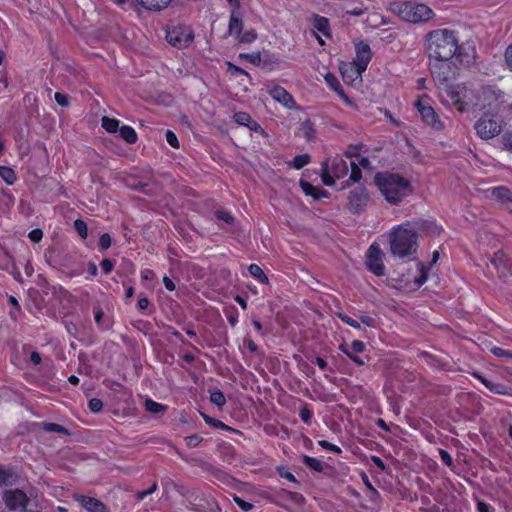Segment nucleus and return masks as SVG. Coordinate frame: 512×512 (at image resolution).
<instances>
[{"label":"nucleus","mask_w":512,"mask_h":512,"mask_svg":"<svg viewBox=\"0 0 512 512\" xmlns=\"http://www.w3.org/2000/svg\"><path fill=\"white\" fill-rule=\"evenodd\" d=\"M383 253L377 244H372L367 252L366 265L377 276L384 274Z\"/></svg>","instance_id":"9b49d317"},{"label":"nucleus","mask_w":512,"mask_h":512,"mask_svg":"<svg viewBox=\"0 0 512 512\" xmlns=\"http://www.w3.org/2000/svg\"><path fill=\"white\" fill-rule=\"evenodd\" d=\"M0 177L7 185H13L17 180L15 171L8 166H0Z\"/></svg>","instance_id":"c85d7f7f"},{"label":"nucleus","mask_w":512,"mask_h":512,"mask_svg":"<svg viewBox=\"0 0 512 512\" xmlns=\"http://www.w3.org/2000/svg\"><path fill=\"white\" fill-rule=\"evenodd\" d=\"M300 185H301L303 192L306 195L311 196L316 200L326 196V192H324L323 190H321L318 187L313 186L312 184H310L308 182L301 181Z\"/></svg>","instance_id":"bb28decb"},{"label":"nucleus","mask_w":512,"mask_h":512,"mask_svg":"<svg viewBox=\"0 0 512 512\" xmlns=\"http://www.w3.org/2000/svg\"><path fill=\"white\" fill-rule=\"evenodd\" d=\"M477 510L478 512H490L491 506L484 502H478Z\"/></svg>","instance_id":"680f3d73"},{"label":"nucleus","mask_w":512,"mask_h":512,"mask_svg":"<svg viewBox=\"0 0 512 512\" xmlns=\"http://www.w3.org/2000/svg\"><path fill=\"white\" fill-rule=\"evenodd\" d=\"M340 319H341L344 323H346L347 325H349V326H351V327H353V328H355V329H360V328H361V326H360V324H359V322H358V321H356L355 319H353V318H351V317H349V316H347V315H342V314H341V315H340Z\"/></svg>","instance_id":"09e8293b"},{"label":"nucleus","mask_w":512,"mask_h":512,"mask_svg":"<svg viewBox=\"0 0 512 512\" xmlns=\"http://www.w3.org/2000/svg\"><path fill=\"white\" fill-rule=\"evenodd\" d=\"M243 29V21H242V14L240 10H232L230 14V21H229V33L235 38L240 37V34Z\"/></svg>","instance_id":"aec40b11"},{"label":"nucleus","mask_w":512,"mask_h":512,"mask_svg":"<svg viewBox=\"0 0 512 512\" xmlns=\"http://www.w3.org/2000/svg\"><path fill=\"white\" fill-rule=\"evenodd\" d=\"M165 137H166V141L169 143L170 146H172L173 148L179 147V141L174 132H172L171 130H167Z\"/></svg>","instance_id":"79ce46f5"},{"label":"nucleus","mask_w":512,"mask_h":512,"mask_svg":"<svg viewBox=\"0 0 512 512\" xmlns=\"http://www.w3.org/2000/svg\"><path fill=\"white\" fill-rule=\"evenodd\" d=\"M416 271L418 275L414 277L413 281H407L405 284L410 291L419 289L427 281V272L423 264L417 263Z\"/></svg>","instance_id":"412c9836"},{"label":"nucleus","mask_w":512,"mask_h":512,"mask_svg":"<svg viewBox=\"0 0 512 512\" xmlns=\"http://www.w3.org/2000/svg\"><path fill=\"white\" fill-rule=\"evenodd\" d=\"M360 319H361V322L368 327H371L374 325V319L369 316H361Z\"/></svg>","instance_id":"e2e57ef3"},{"label":"nucleus","mask_w":512,"mask_h":512,"mask_svg":"<svg viewBox=\"0 0 512 512\" xmlns=\"http://www.w3.org/2000/svg\"><path fill=\"white\" fill-rule=\"evenodd\" d=\"M30 359L35 365H38L41 362V356L37 352H33L30 356Z\"/></svg>","instance_id":"0e129e2a"},{"label":"nucleus","mask_w":512,"mask_h":512,"mask_svg":"<svg viewBox=\"0 0 512 512\" xmlns=\"http://www.w3.org/2000/svg\"><path fill=\"white\" fill-rule=\"evenodd\" d=\"M204 419H205V421H206L207 423H209V424H213V425H214V426H216V427H220V428L225 429V430H228V429H229V428H228V426H227V425H225L224 423H222L221 421H213L211 418L206 417V416L204 417Z\"/></svg>","instance_id":"bf43d9fd"},{"label":"nucleus","mask_w":512,"mask_h":512,"mask_svg":"<svg viewBox=\"0 0 512 512\" xmlns=\"http://www.w3.org/2000/svg\"><path fill=\"white\" fill-rule=\"evenodd\" d=\"M234 501L238 505L239 508H241L243 511L248 512L253 508V505L249 502L244 501L238 496H234Z\"/></svg>","instance_id":"de8ad7c7"},{"label":"nucleus","mask_w":512,"mask_h":512,"mask_svg":"<svg viewBox=\"0 0 512 512\" xmlns=\"http://www.w3.org/2000/svg\"><path fill=\"white\" fill-rule=\"evenodd\" d=\"M4 499L6 505L13 510L25 507L28 502L26 494L18 489L6 491Z\"/></svg>","instance_id":"ddd939ff"},{"label":"nucleus","mask_w":512,"mask_h":512,"mask_svg":"<svg viewBox=\"0 0 512 512\" xmlns=\"http://www.w3.org/2000/svg\"><path fill=\"white\" fill-rule=\"evenodd\" d=\"M140 5L149 9V10H161L167 7V0H160L157 2L156 0H136Z\"/></svg>","instance_id":"2f4dec72"},{"label":"nucleus","mask_w":512,"mask_h":512,"mask_svg":"<svg viewBox=\"0 0 512 512\" xmlns=\"http://www.w3.org/2000/svg\"><path fill=\"white\" fill-rule=\"evenodd\" d=\"M414 107L418 111L422 121L433 128L434 130H441L443 123L441 122L438 114L432 106V99L427 94H422L417 97L414 102Z\"/></svg>","instance_id":"6e6552de"},{"label":"nucleus","mask_w":512,"mask_h":512,"mask_svg":"<svg viewBox=\"0 0 512 512\" xmlns=\"http://www.w3.org/2000/svg\"><path fill=\"white\" fill-rule=\"evenodd\" d=\"M216 217L217 219L223 220L226 223H230L233 220L232 216L226 211H218L216 213Z\"/></svg>","instance_id":"6e6d98bb"},{"label":"nucleus","mask_w":512,"mask_h":512,"mask_svg":"<svg viewBox=\"0 0 512 512\" xmlns=\"http://www.w3.org/2000/svg\"><path fill=\"white\" fill-rule=\"evenodd\" d=\"M54 97H55V101L60 106H67L68 105V97H67V95H65L63 93H60V92H56Z\"/></svg>","instance_id":"5fc2aeb1"},{"label":"nucleus","mask_w":512,"mask_h":512,"mask_svg":"<svg viewBox=\"0 0 512 512\" xmlns=\"http://www.w3.org/2000/svg\"><path fill=\"white\" fill-rule=\"evenodd\" d=\"M148 304H149V301H148V299H147V298H140V299L138 300V307H139V309H141V310L146 309V308L148 307Z\"/></svg>","instance_id":"69168bd1"},{"label":"nucleus","mask_w":512,"mask_h":512,"mask_svg":"<svg viewBox=\"0 0 512 512\" xmlns=\"http://www.w3.org/2000/svg\"><path fill=\"white\" fill-rule=\"evenodd\" d=\"M303 462L308 466L310 467L311 469L317 471V472H320L322 471L323 469V464L320 460H318L317 458H313V457H310V456H307V455H304L303 456Z\"/></svg>","instance_id":"f704fd0d"},{"label":"nucleus","mask_w":512,"mask_h":512,"mask_svg":"<svg viewBox=\"0 0 512 512\" xmlns=\"http://www.w3.org/2000/svg\"><path fill=\"white\" fill-rule=\"evenodd\" d=\"M400 16L408 22L417 23L431 19L432 10L425 4L406 2L400 8Z\"/></svg>","instance_id":"1a4fd4ad"},{"label":"nucleus","mask_w":512,"mask_h":512,"mask_svg":"<svg viewBox=\"0 0 512 512\" xmlns=\"http://www.w3.org/2000/svg\"><path fill=\"white\" fill-rule=\"evenodd\" d=\"M312 25L315 32L321 34L324 37H330V25L327 18L320 15H314L312 17Z\"/></svg>","instance_id":"5701e85b"},{"label":"nucleus","mask_w":512,"mask_h":512,"mask_svg":"<svg viewBox=\"0 0 512 512\" xmlns=\"http://www.w3.org/2000/svg\"><path fill=\"white\" fill-rule=\"evenodd\" d=\"M505 60L508 67L512 70V44L508 46L505 52Z\"/></svg>","instance_id":"13d9d810"},{"label":"nucleus","mask_w":512,"mask_h":512,"mask_svg":"<svg viewBox=\"0 0 512 512\" xmlns=\"http://www.w3.org/2000/svg\"><path fill=\"white\" fill-rule=\"evenodd\" d=\"M300 417L304 423L310 424L313 417V412L307 407H304L300 410Z\"/></svg>","instance_id":"49530a36"},{"label":"nucleus","mask_w":512,"mask_h":512,"mask_svg":"<svg viewBox=\"0 0 512 512\" xmlns=\"http://www.w3.org/2000/svg\"><path fill=\"white\" fill-rule=\"evenodd\" d=\"M325 82L326 84L332 89L334 90L340 97L341 99L347 104V105H352V101L350 100V98L344 93L342 87H341V84L339 82V80L337 79V77L332 74V73H327L325 75Z\"/></svg>","instance_id":"4be33fe9"},{"label":"nucleus","mask_w":512,"mask_h":512,"mask_svg":"<svg viewBox=\"0 0 512 512\" xmlns=\"http://www.w3.org/2000/svg\"><path fill=\"white\" fill-rule=\"evenodd\" d=\"M348 173V164L340 155H335L323 163L321 178L326 186H332L335 179H340Z\"/></svg>","instance_id":"0eeeda50"},{"label":"nucleus","mask_w":512,"mask_h":512,"mask_svg":"<svg viewBox=\"0 0 512 512\" xmlns=\"http://www.w3.org/2000/svg\"><path fill=\"white\" fill-rule=\"evenodd\" d=\"M76 500L81 507L89 512H107L106 506L99 499L89 496H77Z\"/></svg>","instance_id":"f3484780"},{"label":"nucleus","mask_w":512,"mask_h":512,"mask_svg":"<svg viewBox=\"0 0 512 512\" xmlns=\"http://www.w3.org/2000/svg\"><path fill=\"white\" fill-rule=\"evenodd\" d=\"M145 408L147 411L151 413H160L166 411L167 409L166 406L151 399L146 400Z\"/></svg>","instance_id":"c9c22d12"},{"label":"nucleus","mask_w":512,"mask_h":512,"mask_svg":"<svg viewBox=\"0 0 512 512\" xmlns=\"http://www.w3.org/2000/svg\"><path fill=\"white\" fill-rule=\"evenodd\" d=\"M192 33L189 29L183 27H173L167 30V41L178 48L186 47L192 41Z\"/></svg>","instance_id":"f8f14e48"},{"label":"nucleus","mask_w":512,"mask_h":512,"mask_svg":"<svg viewBox=\"0 0 512 512\" xmlns=\"http://www.w3.org/2000/svg\"><path fill=\"white\" fill-rule=\"evenodd\" d=\"M111 246V237L109 234L104 233L99 239V247L102 250H107Z\"/></svg>","instance_id":"a18cd8bd"},{"label":"nucleus","mask_w":512,"mask_h":512,"mask_svg":"<svg viewBox=\"0 0 512 512\" xmlns=\"http://www.w3.org/2000/svg\"><path fill=\"white\" fill-rule=\"evenodd\" d=\"M75 230L78 232V234L85 239L88 235L87 225L82 220H76L74 222Z\"/></svg>","instance_id":"a19ab883"},{"label":"nucleus","mask_w":512,"mask_h":512,"mask_svg":"<svg viewBox=\"0 0 512 512\" xmlns=\"http://www.w3.org/2000/svg\"><path fill=\"white\" fill-rule=\"evenodd\" d=\"M102 127L108 133H116L120 129V122L114 118H109V117L104 116L102 118Z\"/></svg>","instance_id":"7c9ffc66"},{"label":"nucleus","mask_w":512,"mask_h":512,"mask_svg":"<svg viewBox=\"0 0 512 512\" xmlns=\"http://www.w3.org/2000/svg\"><path fill=\"white\" fill-rule=\"evenodd\" d=\"M236 39L242 43H251L256 39V33L254 30L241 32L240 37H237Z\"/></svg>","instance_id":"4c0bfd02"},{"label":"nucleus","mask_w":512,"mask_h":512,"mask_svg":"<svg viewBox=\"0 0 512 512\" xmlns=\"http://www.w3.org/2000/svg\"><path fill=\"white\" fill-rule=\"evenodd\" d=\"M310 162V156L307 155V154H302V155H298L296 156L293 161H292V165L294 168L296 169H301L303 168L305 165H307L308 163Z\"/></svg>","instance_id":"e433bc0d"},{"label":"nucleus","mask_w":512,"mask_h":512,"mask_svg":"<svg viewBox=\"0 0 512 512\" xmlns=\"http://www.w3.org/2000/svg\"><path fill=\"white\" fill-rule=\"evenodd\" d=\"M375 184L385 200L396 205L412 193L410 181L400 175L391 173H378Z\"/></svg>","instance_id":"7ed1b4c3"},{"label":"nucleus","mask_w":512,"mask_h":512,"mask_svg":"<svg viewBox=\"0 0 512 512\" xmlns=\"http://www.w3.org/2000/svg\"><path fill=\"white\" fill-rule=\"evenodd\" d=\"M210 401L219 408H222L226 403V398L221 391L214 390L210 393Z\"/></svg>","instance_id":"72a5a7b5"},{"label":"nucleus","mask_w":512,"mask_h":512,"mask_svg":"<svg viewBox=\"0 0 512 512\" xmlns=\"http://www.w3.org/2000/svg\"><path fill=\"white\" fill-rule=\"evenodd\" d=\"M100 266H101V269L103 270V272L105 274H108L112 271L114 264L111 260L104 259V260H102Z\"/></svg>","instance_id":"864d4df0"},{"label":"nucleus","mask_w":512,"mask_h":512,"mask_svg":"<svg viewBox=\"0 0 512 512\" xmlns=\"http://www.w3.org/2000/svg\"><path fill=\"white\" fill-rule=\"evenodd\" d=\"M318 444L320 447H322L323 449H326L330 452H333L335 454H340L342 452L341 448L333 443H330L326 440H320L318 441Z\"/></svg>","instance_id":"ea45409f"},{"label":"nucleus","mask_w":512,"mask_h":512,"mask_svg":"<svg viewBox=\"0 0 512 512\" xmlns=\"http://www.w3.org/2000/svg\"><path fill=\"white\" fill-rule=\"evenodd\" d=\"M88 407L92 412L97 413L102 410L103 403L100 399L93 398L89 401Z\"/></svg>","instance_id":"37998d69"},{"label":"nucleus","mask_w":512,"mask_h":512,"mask_svg":"<svg viewBox=\"0 0 512 512\" xmlns=\"http://www.w3.org/2000/svg\"><path fill=\"white\" fill-rule=\"evenodd\" d=\"M163 283L167 290L173 291L175 289V284L169 277L165 276L163 278Z\"/></svg>","instance_id":"052dcab7"},{"label":"nucleus","mask_w":512,"mask_h":512,"mask_svg":"<svg viewBox=\"0 0 512 512\" xmlns=\"http://www.w3.org/2000/svg\"><path fill=\"white\" fill-rule=\"evenodd\" d=\"M266 87L267 92L274 100L288 108L293 106L294 101L292 96L283 87L276 84H269Z\"/></svg>","instance_id":"4468645a"},{"label":"nucleus","mask_w":512,"mask_h":512,"mask_svg":"<svg viewBox=\"0 0 512 512\" xmlns=\"http://www.w3.org/2000/svg\"><path fill=\"white\" fill-rule=\"evenodd\" d=\"M350 69H355V66L352 64H346L340 67L341 75L346 82H353L357 79H361V77H354V74Z\"/></svg>","instance_id":"473e14b6"},{"label":"nucleus","mask_w":512,"mask_h":512,"mask_svg":"<svg viewBox=\"0 0 512 512\" xmlns=\"http://www.w3.org/2000/svg\"><path fill=\"white\" fill-rule=\"evenodd\" d=\"M28 237L32 242L38 243L43 237V232L40 229H34L30 231Z\"/></svg>","instance_id":"8fccbe9b"},{"label":"nucleus","mask_w":512,"mask_h":512,"mask_svg":"<svg viewBox=\"0 0 512 512\" xmlns=\"http://www.w3.org/2000/svg\"><path fill=\"white\" fill-rule=\"evenodd\" d=\"M248 271L251 274V276L258 280L260 283H268V277L265 275L264 271L259 265L251 264L248 267Z\"/></svg>","instance_id":"c756f323"},{"label":"nucleus","mask_w":512,"mask_h":512,"mask_svg":"<svg viewBox=\"0 0 512 512\" xmlns=\"http://www.w3.org/2000/svg\"><path fill=\"white\" fill-rule=\"evenodd\" d=\"M490 195L492 198H494L502 203H507V202L512 201V194H511L510 190L503 186L492 188L490 190Z\"/></svg>","instance_id":"b1692460"},{"label":"nucleus","mask_w":512,"mask_h":512,"mask_svg":"<svg viewBox=\"0 0 512 512\" xmlns=\"http://www.w3.org/2000/svg\"><path fill=\"white\" fill-rule=\"evenodd\" d=\"M445 101L459 112H465L475 105L476 90L465 84H452L446 87Z\"/></svg>","instance_id":"39448f33"},{"label":"nucleus","mask_w":512,"mask_h":512,"mask_svg":"<svg viewBox=\"0 0 512 512\" xmlns=\"http://www.w3.org/2000/svg\"><path fill=\"white\" fill-rule=\"evenodd\" d=\"M185 441H186L187 446L197 447L201 442V438L197 435H192V436L186 437Z\"/></svg>","instance_id":"603ef678"},{"label":"nucleus","mask_w":512,"mask_h":512,"mask_svg":"<svg viewBox=\"0 0 512 512\" xmlns=\"http://www.w3.org/2000/svg\"><path fill=\"white\" fill-rule=\"evenodd\" d=\"M355 51L356 55L351 63L353 66H355V69H350L351 72L354 74V77H361L362 73L366 70L371 57V49L370 46L364 42H359L355 45Z\"/></svg>","instance_id":"9d476101"},{"label":"nucleus","mask_w":512,"mask_h":512,"mask_svg":"<svg viewBox=\"0 0 512 512\" xmlns=\"http://www.w3.org/2000/svg\"><path fill=\"white\" fill-rule=\"evenodd\" d=\"M153 276V272L149 269H145L141 272V277L144 280H148Z\"/></svg>","instance_id":"774afa93"},{"label":"nucleus","mask_w":512,"mask_h":512,"mask_svg":"<svg viewBox=\"0 0 512 512\" xmlns=\"http://www.w3.org/2000/svg\"><path fill=\"white\" fill-rule=\"evenodd\" d=\"M440 454V457H441V460L447 465V466H450L452 464V457L451 455L445 451V450H440L439 452Z\"/></svg>","instance_id":"4d7b16f0"},{"label":"nucleus","mask_w":512,"mask_h":512,"mask_svg":"<svg viewBox=\"0 0 512 512\" xmlns=\"http://www.w3.org/2000/svg\"><path fill=\"white\" fill-rule=\"evenodd\" d=\"M504 261L505 255L503 253H497L495 257L491 260V263L496 269L501 271Z\"/></svg>","instance_id":"c03bdc74"},{"label":"nucleus","mask_w":512,"mask_h":512,"mask_svg":"<svg viewBox=\"0 0 512 512\" xmlns=\"http://www.w3.org/2000/svg\"><path fill=\"white\" fill-rule=\"evenodd\" d=\"M390 248L394 256L404 258L417 250V233L410 222L395 226L390 231Z\"/></svg>","instance_id":"20e7f679"},{"label":"nucleus","mask_w":512,"mask_h":512,"mask_svg":"<svg viewBox=\"0 0 512 512\" xmlns=\"http://www.w3.org/2000/svg\"><path fill=\"white\" fill-rule=\"evenodd\" d=\"M233 119L238 125L246 126L251 131L263 132L261 126L256 121L252 120L251 116L246 112H236L233 115Z\"/></svg>","instance_id":"6ab92c4d"},{"label":"nucleus","mask_w":512,"mask_h":512,"mask_svg":"<svg viewBox=\"0 0 512 512\" xmlns=\"http://www.w3.org/2000/svg\"><path fill=\"white\" fill-rule=\"evenodd\" d=\"M369 201V196L365 188L357 187L350 192L349 203L356 212L361 210Z\"/></svg>","instance_id":"2eb2a0df"},{"label":"nucleus","mask_w":512,"mask_h":512,"mask_svg":"<svg viewBox=\"0 0 512 512\" xmlns=\"http://www.w3.org/2000/svg\"><path fill=\"white\" fill-rule=\"evenodd\" d=\"M475 377L478 378L487 389H489L491 392L496 394H505L506 393V387L498 382H494L492 380L486 379L483 376L475 374Z\"/></svg>","instance_id":"393cba45"},{"label":"nucleus","mask_w":512,"mask_h":512,"mask_svg":"<svg viewBox=\"0 0 512 512\" xmlns=\"http://www.w3.org/2000/svg\"><path fill=\"white\" fill-rule=\"evenodd\" d=\"M364 349H365V344L360 340H354L351 343L350 350L345 348L344 346H340V350L345 355H347L357 365L365 364L364 359L357 355L358 353H362L364 351Z\"/></svg>","instance_id":"dca6fc26"},{"label":"nucleus","mask_w":512,"mask_h":512,"mask_svg":"<svg viewBox=\"0 0 512 512\" xmlns=\"http://www.w3.org/2000/svg\"><path fill=\"white\" fill-rule=\"evenodd\" d=\"M505 94L492 86H483L475 93V105L485 110H492V112H504Z\"/></svg>","instance_id":"423d86ee"},{"label":"nucleus","mask_w":512,"mask_h":512,"mask_svg":"<svg viewBox=\"0 0 512 512\" xmlns=\"http://www.w3.org/2000/svg\"><path fill=\"white\" fill-rule=\"evenodd\" d=\"M316 363L321 370H325L327 368V362L321 357L316 358Z\"/></svg>","instance_id":"338daca9"},{"label":"nucleus","mask_w":512,"mask_h":512,"mask_svg":"<svg viewBox=\"0 0 512 512\" xmlns=\"http://www.w3.org/2000/svg\"><path fill=\"white\" fill-rule=\"evenodd\" d=\"M350 166H351L350 180H352L353 182H358L361 179L360 167L369 168L370 161L367 157L356 156L355 160H351Z\"/></svg>","instance_id":"a211bd4d"},{"label":"nucleus","mask_w":512,"mask_h":512,"mask_svg":"<svg viewBox=\"0 0 512 512\" xmlns=\"http://www.w3.org/2000/svg\"><path fill=\"white\" fill-rule=\"evenodd\" d=\"M44 430L51 433H67L65 427L57 423H45Z\"/></svg>","instance_id":"58836bf2"},{"label":"nucleus","mask_w":512,"mask_h":512,"mask_svg":"<svg viewBox=\"0 0 512 512\" xmlns=\"http://www.w3.org/2000/svg\"><path fill=\"white\" fill-rule=\"evenodd\" d=\"M298 135L307 141L313 140L315 136V128L313 123L309 120L302 122L298 129Z\"/></svg>","instance_id":"a878e982"},{"label":"nucleus","mask_w":512,"mask_h":512,"mask_svg":"<svg viewBox=\"0 0 512 512\" xmlns=\"http://www.w3.org/2000/svg\"><path fill=\"white\" fill-rule=\"evenodd\" d=\"M425 49L431 64L433 77L444 82L457 74V70L475 64L476 48L468 43L459 45L454 31L443 28L429 32L425 39Z\"/></svg>","instance_id":"f257e3e1"},{"label":"nucleus","mask_w":512,"mask_h":512,"mask_svg":"<svg viewBox=\"0 0 512 512\" xmlns=\"http://www.w3.org/2000/svg\"><path fill=\"white\" fill-rule=\"evenodd\" d=\"M506 119L503 112L485 110L475 121L473 128L475 134L484 141L501 137L503 146L512 150V131L506 130Z\"/></svg>","instance_id":"f03ea898"},{"label":"nucleus","mask_w":512,"mask_h":512,"mask_svg":"<svg viewBox=\"0 0 512 512\" xmlns=\"http://www.w3.org/2000/svg\"><path fill=\"white\" fill-rule=\"evenodd\" d=\"M157 488V484L156 483H153L152 486L145 490V491H138L136 493V496L139 500H143L146 496L152 494Z\"/></svg>","instance_id":"3c124183"},{"label":"nucleus","mask_w":512,"mask_h":512,"mask_svg":"<svg viewBox=\"0 0 512 512\" xmlns=\"http://www.w3.org/2000/svg\"><path fill=\"white\" fill-rule=\"evenodd\" d=\"M118 132L120 137L129 144H133L137 141V133L130 126L123 125L120 127Z\"/></svg>","instance_id":"cd10ccee"}]
</instances>
